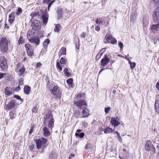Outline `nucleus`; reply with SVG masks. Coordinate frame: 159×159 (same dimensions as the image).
Masks as SVG:
<instances>
[{"label":"nucleus","instance_id":"f257e3e1","mask_svg":"<svg viewBox=\"0 0 159 159\" xmlns=\"http://www.w3.org/2000/svg\"><path fill=\"white\" fill-rule=\"evenodd\" d=\"M85 94L84 93H79L75 95L76 98L74 101V104L79 108H84V107H87L88 104L85 99H81L83 96L84 97Z\"/></svg>","mask_w":159,"mask_h":159},{"label":"nucleus","instance_id":"f03ea898","mask_svg":"<svg viewBox=\"0 0 159 159\" xmlns=\"http://www.w3.org/2000/svg\"><path fill=\"white\" fill-rule=\"evenodd\" d=\"M10 40L7 38V36H3L0 38V51L3 54L7 52L9 50L8 45Z\"/></svg>","mask_w":159,"mask_h":159},{"label":"nucleus","instance_id":"7ed1b4c3","mask_svg":"<svg viewBox=\"0 0 159 159\" xmlns=\"http://www.w3.org/2000/svg\"><path fill=\"white\" fill-rule=\"evenodd\" d=\"M46 118L44 120V124L45 126H47L49 128L52 129L54 125V120L53 115L51 112L48 113L46 115Z\"/></svg>","mask_w":159,"mask_h":159},{"label":"nucleus","instance_id":"20e7f679","mask_svg":"<svg viewBox=\"0 0 159 159\" xmlns=\"http://www.w3.org/2000/svg\"><path fill=\"white\" fill-rule=\"evenodd\" d=\"M51 93L55 98L60 99L61 98V92L58 86H54L53 89L51 90Z\"/></svg>","mask_w":159,"mask_h":159},{"label":"nucleus","instance_id":"39448f33","mask_svg":"<svg viewBox=\"0 0 159 159\" xmlns=\"http://www.w3.org/2000/svg\"><path fill=\"white\" fill-rule=\"evenodd\" d=\"M7 61L4 56H0V67L1 69L4 71H7L8 68Z\"/></svg>","mask_w":159,"mask_h":159},{"label":"nucleus","instance_id":"423d86ee","mask_svg":"<svg viewBox=\"0 0 159 159\" xmlns=\"http://www.w3.org/2000/svg\"><path fill=\"white\" fill-rule=\"evenodd\" d=\"M21 63L19 62L16 65L15 68V71L18 73V75L20 77L22 76L25 73V69L24 65L21 66Z\"/></svg>","mask_w":159,"mask_h":159},{"label":"nucleus","instance_id":"0eeeda50","mask_svg":"<svg viewBox=\"0 0 159 159\" xmlns=\"http://www.w3.org/2000/svg\"><path fill=\"white\" fill-rule=\"evenodd\" d=\"M24 46L27 55L30 57H32L34 55V48L29 43L25 44Z\"/></svg>","mask_w":159,"mask_h":159},{"label":"nucleus","instance_id":"6e6552de","mask_svg":"<svg viewBox=\"0 0 159 159\" xmlns=\"http://www.w3.org/2000/svg\"><path fill=\"white\" fill-rule=\"evenodd\" d=\"M36 143V147L38 149H39L43 146L45 147V144L47 142V140H34Z\"/></svg>","mask_w":159,"mask_h":159},{"label":"nucleus","instance_id":"1a4fd4ad","mask_svg":"<svg viewBox=\"0 0 159 159\" xmlns=\"http://www.w3.org/2000/svg\"><path fill=\"white\" fill-rule=\"evenodd\" d=\"M16 106V102L14 100H11L6 105L5 109L7 111H10L11 110L15 109Z\"/></svg>","mask_w":159,"mask_h":159},{"label":"nucleus","instance_id":"9d476101","mask_svg":"<svg viewBox=\"0 0 159 159\" xmlns=\"http://www.w3.org/2000/svg\"><path fill=\"white\" fill-rule=\"evenodd\" d=\"M145 148L147 151H151L153 153L155 152V149L154 146L151 144V142L149 140H148L146 143Z\"/></svg>","mask_w":159,"mask_h":159},{"label":"nucleus","instance_id":"9b49d317","mask_svg":"<svg viewBox=\"0 0 159 159\" xmlns=\"http://www.w3.org/2000/svg\"><path fill=\"white\" fill-rule=\"evenodd\" d=\"M40 22L39 21L34 20L31 24L32 29L34 30H37L39 29L40 27Z\"/></svg>","mask_w":159,"mask_h":159},{"label":"nucleus","instance_id":"f8f14e48","mask_svg":"<svg viewBox=\"0 0 159 159\" xmlns=\"http://www.w3.org/2000/svg\"><path fill=\"white\" fill-rule=\"evenodd\" d=\"M110 122L114 128L120 124V123L119 121V118L117 117H111Z\"/></svg>","mask_w":159,"mask_h":159},{"label":"nucleus","instance_id":"ddd939ff","mask_svg":"<svg viewBox=\"0 0 159 159\" xmlns=\"http://www.w3.org/2000/svg\"><path fill=\"white\" fill-rule=\"evenodd\" d=\"M29 40L31 43H34L37 45L39 44L40 39L38 36L31 37L29 39Z\"/></svg>","mask_w":159,"mask_h":159},{"label":"nucleus","instance_id":"4468645a","mask_svg":"<svg viewBox=\"0 0 159 159\" xmlns=\"http://www.w3.org/2000/svg\"><path fill=\"white\" fill-rule=\"evenodd\" d=\"M14 92L12 89L10 87H7L4 89V93L6 97L11 95Z\"/></svg>","mask_w":159,"mask_h":159},{"label":"nucleus","instance_id":"2eb2a0df","mask_svg":"<svg viewBox=\"0 0 159 159\" xmlns=\"http://www.w3.org/2000/svg\"><path fill=\"white\" fill-rule=\"evenodd\" d=\"M110 59L108 57L107 55H104V58L101 59L100 63L102 67H105L109 62Z\"/></svg>","mask_w":159,"mask_h":159},{"label":"nucleus","instance_id":"dca6fc26","mask_svg":"<svg viewBox=\"0 0 159 159\" xmlns=\"http://www.w3.org/2000/svg\"><path fill=\"white\" fill-rule=\"evenodd\" d=\"M87 107H84V108H82V118H84L85 117H87L90 115V112L89 110L87 108Z\"/></svg>","mask_w":159,"mask_h":159},{"label":"nucleus","instance_id":"f3484780","mask_svg":"<svg viewBox=\"0 0 159 159\" xmlns=\"http://www.w3.org/2000/svg\"><path fill=\"white\" fill-rule=\"evenodd\" d=\"M41 17L43 20V24L44 25H46L48 20V14H47V13H46L45 14H43L41 16Z\"/></svg>","mask_w":159,"mask_h":159},{"label":"nucleus","instance_id":"a211bd4d","mask_svg":"<svg viewBox=\"0 0 159 159\" xmlns=\"http://www.w3.org/2000/svg\"><path fill=\"white\" fill-rule=\"evenodd\" d=\"M42 132L44 136L47 137L50 134V131L46 126H44L42 129Z\"/></svg>","mask_w":159,"mask_h":159},{"label":"nucleus","instance_id":"6ab92c4d","mask_svg":"<svg viewBox=\"0 0 159 159\" xmlns=\"http://www.w3.org/2000/svg\"><path fill=\"white\" fill-rule=\"evenodd\" d=\"M24 93L26 95H29L31 91V87L27 85H25L23 88Z\"/></svg>","mask_w":159,"mask_h":159},{"label":"nucleus","instance_id":"aec40b11","mask_svg":"<svg viewBox=\"0 0 159 159\" xmlns=\"http://www.w3.org/2000/svg\"><path fill=\"white\" fill-rule=\"evenodd\" d=\"M15 19V13L12 12L9 15L8 21L11 24H12Z\"/></svg>","mask_w":159,"mask_h":159},{"label":"nucleus","instance_id":"412c9836","mask_svg":"<svg viewBox=\"0 0 159 159\" xmlns=\"http://www.w3.org/2000/svg\"><path fill=\"white\" fill-rule=\"evenodd\" d=\"M81 130L77 129L75 133V135L76 137H78L81 139L83 138L84 136V133L81 132Z\"/></svg>","mask_w":159,"mask_h":159},{"label":"nucleus","instance_id":"4be33fe9","mask_svg":"<svg viewBox=\"0 0 159 159\" xmlns=\"http://www.w3.org/2000/svg\"><path fill=\"white\" fill-rule=\"evenodd\" d=\"M66 48L62 47L60 50L58 55L59 57L63 55H66Z\"/></svg>","mask_w":159,"mask_h":159},{"label":"nucleus","instance_id":"5701e85b","mask_svg":"<svg viewBox=\"0 0 159 159\" xmlns=\"http://www.w3.org/2000/svg\"><path fill=\"white\" fill-rule=\"evenodd\" d=\"M57 12V14L58 19H62L63 17V12L61 9H58Z\"/></svg>","mask_w":159,"mask_h":159},{"label":"nucleus","instance_id":"b1692460","mask_svg":"<svg viewBox=\"0 0 159 159\" xmlns=\"http://www.w3.org/2000/svg\"><path fill=\"white\" fill-rule=\"evenodd\" d=\"M151 28L153 32H155L158 30L159 29V23L157 25H152L151 26Z\"/></svg>","mask_w":159,"mask_h":159},{"label":"nucleus","instance_id":"393cba45","mask_svg":"<svg viewBox=\"0 0 159 159\" xmlns=\"http://www.w3.org/2000/svg\"><path fill=\"white\" fill-rule=\"evenodd\" d=\"M155 109L156 112H159V100L156 99L155 104Z\"/></svg>","mask_w":159,"mask_h":159},{"label":"nucleus","instance_id":"a878e982","mask_svg":"<svg viewBox=\"0 0 159 159\" xmlns=\"http://www.w3.org/2000/svg\"><path fill=\"white\" fill-rule=\"evenodd\" d=\"M112 38V36L111 34L107 33L105 36V39L106 41V43H109L110 40Z\"/></svg>","mask_w":159,"mask_h":159},{"label":"nucleus","instance_id":"bb28decb","mask_svg":"<svg viewBox=\"0 0 159 159\" xmlns=\"http://www.w3.org/2000/svg\"><path fill=\"white\" fill-rule=\"evenodd\" d=\"M73 79L72 78H69L66 81L68 86L70 87H73Z\"/></svg>","mask_w":159,"mask_h":159},{"label":"nucleus","instance_id":"cd10ccee","mask_svg":"<svg viewBox=\"0 0 159 159\" xmlns=\"http://www.w3.org/2000/svg\"><path fill=\"white\" fill-rule=\"evenodd\" d=\"M104 21V19L102 18H99L95 20V22L96 24H102L103 23H105Z\"/></svg>","mask_w":159,"mask_h":159},{"label":"nucleus","instance_id":"c85d7f7f","mask_svg":"<svg viewBox=\"0 0 159 159\" xmlns=\"http://www.w3.org/2000/svg\"><path fill=\"white\" fill-rule=\"evenodd\" d=\"M137 13L136 12H133L130 16V21H134L136 20Z\"/></svg>","mask_w":159,"mask_h":159},{"label":"nucleus","instance_id":"c756f323","mask_svg":"<svg viewBox=\"0 0 159 159\" xmlns=\"http://www.w3.org/2000/svg\"><path fill=\"white\" fill-rule=\"evenodd\" d=\"M153 21L155 23H157L159 21V15L153 14L152 15Z\"/></svg>","mask_w":159,"mask_h":159},{"label":"nucleus","instance_id":"7c9ffc66","mask_svg":"<svg viewBox=\"0 0 159 159\" xmlns=\"http://www.w3.org/2000/svg\"><path fill=\"white\" fill-rule=\"evenodd\" d=\"M50 40L49 39H47L45 40L43 42V46L44 47V48L45 49H47L48 48V46Z\"/></svg>","mask_w":159,"mask_h":159},{"label":"nucleus","instance_id":"2f4dec72","mask_svg":"<svg viewBox=\"0 0 159 159\" xmlns=\"http://www.w3.org/2000/svg\"><path fill=\"white\" fill-rule=\"evenodd\" d=\"M39 16V12L37 13L36 11H34L33 12H32V13L30 14L31 18L30 20V21H31L35 17Z\"/></svg>","mask_w":159,"mask_h":159},{"label":"nucleus","instance_id":"473e14b6","mask_svg":"<svg viewBox=\"0 0 159 159\" xmlns=\"http://www.w3.org/2000/svg\"><path fill=\"white\" fill-rule=\"evenodd\" d=\"M18 43L19 45L21 44L25 43V40L24 39L22 36H20L18 39Z\"/></svg>","mask_w":159,"mask_h":159},{"label":"nucleus","instance_id":"72a5a7b5","mask_svg":"<svg viewBox=\"0 0 159 159\" xmlns=\"http://www.w3.org/2000/svg\"><path fill=\"white\" fill-rule=\"evenodd\" d=\"M9 116L11 119H14L16 116L15 112L13 111H11L9 113Z\"/></svg>","mask_w":159,"mask_h":159},{"label":"nucleus","instance_id":"f704fd0d","mask_svg":"<svg viewBox=\"0 0 159 159\" xmlns=\"http://www.w3.org/2000/svg\"><path fill=\"white\" fill-rule=\"evenodd\" d=\"M68 69L66 68L63 70L65 75L67 77H70L71 76V73L68 71Z\"/></svg>","mask_w":159,"mask_h":159},{"label":"nucleus","instance_id":"c9c22d12","mask_svg":"<svg viewBox=\"0 0 159 159\" xmlns=\"http://www.w3.org/2000/svg\"><path fill=\"white\" fill-rule=\"evenodd\" d=\"M79 142H77L76 140H73V141L72 140H71L70 143L72 144V146L73 147H76L77 143Z\"/></svg>","mask_w":159,"mask_h":159},{"label":"nucleus","instance_id":"e433bc0d","mask_svg":"<svg viewBox=\"0 0 159 159\" xmlns=\"http://www.w3.org/2000/svg\"><path fill=\"white\" fill-rule=\"evenodd\" d=\"M112 130L111 128L108 127L104 129V132L105 134L109 133L112 132Z\"/></svg>","mask_w":159,"mask_h":159},{"label":"nucleus","instance_id":"4c0bfd02","mask_svg":"<svg viewBox=\"0 0 159 159\" xmlns=\"http://www.w3.org/2000/svg\"><path fill=\"white\" fill-rule=\"evenodd\" d=\"M34 147V145L33 144H30L29 145V151L30 152H33L34 151L33 148Z\"/></svg>","mask_w":159,"mask_h":159},{"label":"nucleus","instance_id":"58836bf2","mask_svg":"<svg viewBox=\"0 0 159 159\" xmlns=\"http://www.w3.org/2000/svg\"><path fill=\"white\" fill-rule=\"evenodd\" d=\"M60 27L61 26L60 24H56L55 26L54 31L55 32H58L60 30Z\"/></svg>","mask_w":159,"mask_h":159},{"label":"nucleus","instance_id":"ea45409f","mask_svg":"<svg viewBox=\"0 0 159 159\" xmlns=\"http://www.w3.org/2000/svg\"><path fill=\"white\" fill-rule=\"evenodd\" d=\"M56 67L57 69H59V71L61 72L62 70V68L59 62H57L56 63Z\"/></svg>","mask_w":159,"mask_h":159},{"label":"nucleus","instance_id":"a19ab883","mask_svg":"<svg viewBox=\"0 0 159 159\" xmlns=\"http://www.w3.org/2000/svg\"><path fill=\"white\" fill-rule=\"evenodd\" d=\"M143 24L145 26H147L148 24V21L147 19L145 18L143 20Z\"/></svg>","mask_w":159,"mask_h":159},{"label":"nucleus","instance_id":"79ce46f5","mask_svg":"<svg viewBox=\"0 0 159 159\" xmlns=\"http://www.w3.org/2000/svg\"><path fill=\"white\" fill-rule=\"evenodd\" d=\"M22 12V9L20 7H19L16 10V15L17 16H19Z\"/></svg>","mask_w":159,"mask_h":159},{"label":"nucleus","instance_id":"37998d69","mask_svg":"<svg viewBox=\"0 0 159 159\" xmlns=\"http://www.w3.org/2000/svg\"><path fill=\"white\" fill-rule=\"evenodd\" d=\"M110 41L111 42H110L109 43H110L112 44H116L117 43V40L115 38L113 37L111 38Z\"/></svg>","mask_w":159,"mask_h":159},{"label":"nucleus","instance_id":"c03bdc74","mask_svg":"<svg viewBox=\"0 0 159 159\" xmlns=\"http://www.w3.org/2000/svg\"><path fill=\"white\" fill-rule=\"evenodd\" d=\"M55 1V0H52V1H51L49 2L48 4V11H49V9H50V7H51V5H52L53 3V2H54Z\"/></svg>","mask_w":159,"mask_h":159},{"label":"nucleus","instance_id":"a18cd8bd","mask_svg":"<svg viewBox=\"0 0 159 159\" xmlns=\"http://www.w3.org/2000/svg\"><path fill=\"white\" fill-rule=\"evenodd\" d=\"M35 128V125H33L31 126L30 128V130L29 132V134L30 135L34 131V129Z\"/></svg>","mask_w":159,"mask_h":159},{"label":"nucleus","instance_id":"49530a36","mask_svg":"<svg viewBox=\"0 0 159 159\" xmlns=\"http://www.w3.org/2000/svg\"><path fill=\"white\" fill-rule=\"evenodd\" d=\"M102 55V53L98 52L96 57L95 60L97 61H98Z\"/></svg>","mask_w":159,"mask_h":159},{"label":"nucleus","instance_id":"de8ad7c7","mask_svg":"<svg viewBox=\"0 0 159 159\" xmlns=\"http://www.w3.org/2000/svg\"><path fill=\"white\" fill-rule=\"evenodd\" d=\"M129 65H130V68L131 69H133L135 66V64L134 62H131L129 61Z\"/></svg>","mask_w":159,"mask_h":159},{"label":"nucleus","instance_id":"09e8293b","mask_svg":"<svg viewBox=\"0 0 159 159\" xmlns=\"http://www.w3.org/2000/svg\"><path fill=\"white\" fill-rule=\"evenodd\" d=\"M38 108L37 106L34 107L32 110V111L33 113H36L38 112Z\"/></svg>","mask_w":159,"mask_h":159},{"label":"nucleus","instance_id":"8fccbe9b","mask_svg":"<svg viewBox=\"0 0 159 159\" xmlns=\"http://www.w3.org/2000/svg\"><path fill=\"white\" fill-rule=\"evenodd\" d=\"M13 97L18 100H20L21 102L23 101V99L21 98L18 95H15L13 96Z\"/></svg>","mask_w":159,"mask_h":159},{"label":"nucleus","instance_id":"3c124183","mask_svg":"<svg viewBox=\"0 0 159 159\" xmlns=\"http://www.w3.org/2000/svg\"><path fill=\"white\" fill-rule=\"evenodd\" d=\"M154 14L157 15H159V6L155 9Z\"/></svg>","mask_w":159,"mask_h":159},{"label":"nucleus","instance_id":"603ef678","mask_svg":"<svg viewBox=\"0 0 159 159\" xmlns=\"http://www.w3.org/2000/svg\"><path fill=\"white\" fill-rule=\"evenodd\" d=\"M60 62L61 64H65L66 62V59L63 57H61L60 59Z\"/></svg>","mask_w":159,"mask_h":159},{"label":"nucleus","instance_id":"864d4df0","mask_svg":"<svg viewBox=\"0 0 159 159\" xmlns=\"http://www.w3.org/2000/svg\"><path fill=\"white\" fill-rule=\"evenodd\" d=\"M33 33L31 30H29L27 34L28 38L29 39L31 37V35H32Z\"/></svg>","mask_w":159,"mask_h":159},{"label":"nucleus","instance_id":"5fc2aeb1","mask_svg":"<svg viewBox=\"0 0 159 159\" xmlns=\"http://www.w3.org/2000/svg\"><path fill=\"white\" fill-rule=\"evenodd\" d=\"M24 80L23 78H20L19 80V85H22L24 84Z\"/></svg>","mask_w":159,"mask_h":159},{"label":"nucleus","instance_id":"6e6d98bb","mask_svg":"<svg viewBox=\"0 0 159 159\" xmlns=\"http://www.w3.org/2000/svg\"><path fill=\"white\" fill-rule=\"evenodd\" d=\"M118 44L119 46L120 47V50L122 51L123 46V43L121 42H118Z\"/></svg>","mask_w":159,"mask_h":159},{"label":"nucleus","instance_id":"4d7b16f0","mask_svg":"<svg viewBox=\"0 0 159 159\" xmlns=\"http://www.w3.org/2000/svg\"><path fill=\"white\" fill-rule=\"evenodd\" d=\"M80 115V113L79 111H75L74 113V116L75 117L77 118Z\"/></svg>","mask_w":159,"mask_h":159},{"label":"nucleus","instance_id":"13d9d810","mask_svg":"<svg viewBox=\"0 0 159 159\" xmlns=\"http://www.w3.org/2000/svg\"><path fill=\"white\" fill-rule=\"evenodd\" d=\"M110 110V108L109 107H105L104 109L105 113H108Z\"/></svg>","mask_w":159,"mask_h":159},{"label":"nucleus","instance_id":"bf43d9fd","mask_svg":"<svg viewBox=\"0 0 159 159\" xmlns=\"http://www.w3.org/2000/svg\"><path fill=\"white\" fill-rule=\"evenodd\" d=\"M49 159H57V158L55 157H54L53 154H52L49 155Z\"/></svg>","mask_w":159,"mask_h":159},{"label":"nucleus","instance_id":"052dcab7","mask_svg":"<svg viewBox=\"0 0 159 159\" xmlns=\"http://www.w3.org/2000/svg\"><path fill=\"white\" fill-rule=\"evenodd\" d=\"M91 143H88L86 144L85 146V148L86 149H89L90 147Z\"/></svg>","mask_w":159,"mask_h":159},{"label":"nucleus","instance_id":"680f3d73","mask_svg":"<svg viewBox=\"0 0 159 159\" xmlns=\"http://www.w3.org/2000/svg\"><path fill=\"white\" fill-rule=\"evenodd\" d=\"M41 65L42 64L41 63H40V62H37L35 66V68H38V67L41 66Z\"/></svg>","mask_w":159,"mask_h":159},{"label":"nucleus","instance_id":"e2e57ef3","mask_svg":"<svg viewBox=\"0 0 159 159\" xmlns=\"http://www.w3.org/2000/svg\"><path fill=\"white\" fill-rule=\"evenodd\" d=\"M115 133L117 134V138L118 139H121L119 133L117 131H115Z\"/></svg>","mask_w":159,"mask_h":159},{"label":"nucleus","instance_id":"0e129e2a","mask_svg":"<svg viewBox=\"0 0 159 159\" xmlns=\"http://www.w3.org/2000/svg\"><path fill=\"white\" fill-rule=\"evenodd\" d=\"M105 51L106 48H103L100 50V51L99 52L102 53V55L105 52Z\"/></svg>","mask_w":159,"mask_h":159},{"label":"nucleus","instance_id":"69168bd1","mask_svg":"<svg viewBox=\"0 0 159 159\" xmlns=\"http://www.w3.org/2000/svg\"><path fill=\"white\" fill-rule=\"evenodd\" d=\"M86 33L85 32H83L80 34V36L82 38H84L86 36Z\"/></svg>","mask_w":159,"mask_h":159},{"label":"nucleus","instance_id":"338daca9","mask_svg":"<svg viewBox=\"0 0 159 159\" xmlns=\"http://www.w3.org/2000/svg\"><path fill=\"white\" fill-rule=\"evenodd\" d=\"M100 30V28L99 25H97L95 27V30L97 31H99Z\"/></svg>","mask_w":159,"mask_h":159},{"label":"nucleus","instance_id":"774afa93","mask_svg":"<svg viewBox=\"0 0 159 159\" xmlns=\"http://www.w3.org/2000/svg\"><path fill=\"white\" fill-rule=\"evenodd\" d=\"M20 89H21V88H20V87L19 85L17 87H16L15 88V90L17 92H18V91H19L20 90Z\"/></svg>","mask_w":159,"mask_h":159}]
</instances>
